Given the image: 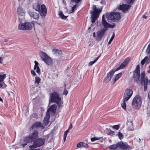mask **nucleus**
Segmentation results:
<instances>
[{"instance_id": "nucleus-40", "label": "nucleus", "mask_w": 150, "mask_h": 150, "mask_svg": "<svg viewBox=\"0 0 150 150\" xmlns=\"http://www.w3.org/2000/svg\"><path fill=\"white\" fill-rule=\"evenodd\" d=\"M82 142H80L77 144V147L81 148L82 147Z\"/></svg>"}, {"instance_id": "nucleus-4", "label": "nucleus", "mask_w": 150, "mask_h": 150, "mask_svg": "<svg viewBox=\"0 0 150 150\" xmlns=\"http://www.w3.org/2000/svg\"><path fill=\"white\" fill-rule=\"evenodd\" d=\"M108 149L112 150H120V149L125 150H131L132 148L127 143H124L122 141H120L116 144L110 146L108 147Z\"/></svg>"}, {"instance_id": "nucleus-56", "label": "nucleus", "mask_w": 150, "mask_h": 150, "mask_svg": "<svg viewBox=\"0 0 150 150\" xmlns=\"http://www.w3.org/2000/svg\"><path fill=\"white\" fill-rule=\"evenodd\" d=\"M5 42H6L7 41V40H6V41H5Z\"/></svg>"}, {"instance_id": "nucleus-11", "label": "nucleus", "mask_w": 150, "mask_h": 150, "mask_svg": "<svg viewBox=\"0 0 150 150\" xmlns=\"http://www.w3.org/2000/svg\"><path fill=\"white\" fill-rule=\"evenodd\" d=\"M40 57L46 64L49 65H52L53 62L51 58L46 53L42 52L40 55Z\"/></svg>"}, {"instance_id": "nucleus-44", "label": "nucleus", "mask_w": 150, "mask_h": 150, "mask_svg": "<svg viewBox=\"0 0 150 150\" xmlns=\"http://www.w3.org/2000/svg\"><path fill=\"white\" fill-rule=\"evenodd\" d=\"M146 62V64H149L150 63V54L149 55V57L147 58Z\"/></svg>"}, {"instance_id": "nucleus-38", "label": "nucleus", "mask_w": 150, "mask_h": 150, "mask_svg": "<svg viewBox=\"0 0 150 150\" xmlns=\"http://www.w3.org/2000/svg\"><path fill=\"white\" fill-rule=\"evenodd\" d=\"M118 136L119 138L120 139H122L123 138V135L120 132H119L118 133Z\"/></svg>"}, {"instance_id": "nucleus-19", "label": "nucleus", "mask_w": 150, "mask_h": 150, "mask_svg": "<svg viewBox=\"0 0 150 150\" xmlns=\"http://www.w3.org/2000/svg\"><path fill=\"white\" fill-rule=\"evenodd\" d=\"M50 115L49 114H46V116L45 117L43 121V125L44 126H46L49 124L50 122Z\"/></svg>"}, {"instance_id": "nucleus-36", "label": "nucleus", "mask_w": 150, "mask_h": 150, "mask_svg": "<svg viewBox=\"0 0 150 150\" xmlns=\"http://www.w3.org/2000/svg\"><path fill=\"white\" fill-rule=\"evenodd\" d=\"M126 1L127 4H131V5L133 4L135 0H126Z\"/></svg>"}, {"instance_id": "nucleus-57", "label": "nucleus", "mask_w": 150, "mask_h": 150, "mask_svg": "<svg viewBox=\"0 0 150 150\" xmlns=\"http://www.w3.org/2000/svg\"><path fill=\"white\" fill-rule=\"evenodd\" d=\"M5 42H6L7 41V40H6V41H5Z\"/></svg>"}, {"instance_id": "nucleus-28", "label": "nucleus", "mask_w": 150, "mask_h": 150, "mask_svg": "<svg viewBox=\"0 0 150 150\" xmlns=\"http://www.w3.org/2000/svg\"><path fill=\"white\" fill-rule=\"evenodd\" d=\"M123 102L122 103H121V107L122 108L124 109L126 111V103H125V102L127 101H125V100H123Z\"/></svg>"}, {"instance_id": "nucleus-34", "label": "nucleus", "mask_w": 150, "mask_h": 150, "mask_svg": "<svg viewBox=\"0 0 150 150\" xmlns=\"http://www.w3.org/2000/svg\"><path fill=\"white\" fill-rule=\"evenodd\" d=\"M148 58V57L146 56L141 61V63L142 65L144 64Z\"/></svg>"}, {"instance_id": "nucleus-13", "label": "nucleus", "mask_w": 150, "mask_h": 150, "mask_svg": "<svg viewBox=\"0 0 150 150\" xmlns=\"http://www.w3.org/2000/svg\"><path fill=\"white\" fill-rule=\"evenodd\" d=\"M107 29L105 28H103L98 31L96 36V40L98 41L101 40L103 37L104 36Z\"/></svg>"}, {"instance_id": "nucleus-23", "label": "nucleus", "mask_w": 150, "mask_h": 150, "mask_svg": "<svg viewBox=\"0 0 150 150\" xmlns=\"http://www.w3.org/2000/svg\"><path fill=\"white\" fill-rule=\"evenodd\" d=\"M122 75V73L120 72L117 74L115 75V78L112 79L113 84L115 83L116 81L118 80Z\"/></svg>"}, {"instance_id": "nucleus-12", "label": "nucleus", "mask_w": 150, "mask_h": 150, "mask_svg": "<svg viewBox=\"0 0 150 150\" xmlns=\"http://www.w3.org/2000/svg\"><path fill=\"white\" fill-rule=\"evenodd\" d=\"M140 68L139 65H137L134 70L133 72V78L134 80L138 81L140 77Z\"/></svg>"}, {"instance_id": "nucleus-42", "label": "nucleus", "mask_w": 150, "mask_h": 150, "mask_svg": "<svg viewBox=\"0 0 150 150\" xmlns=\"http://www.w3.org/2000/svg\"><path fill=\"white\" fill-rule=\"evenodd\" d=\"M130 123H131V127L129 128V129L130 130V131H133V130H134V128H133V127L132 122L131 121L130 122Z\"/></svg>"}, {"instance_id": "nucleus-45", "label": "nucleus", "mask_w": 150, "mask_h": 150, "mask_svg": "<svg viewBox=\"0 0 150 150\" xmlns=\"http://www.w3.org/2000/svg\"><path fill=\"white\" fill-rule=\"evenodd\" d=\"M31 73L32 75L33 76H35L36 75V74L35 72L33 70H31Z\"/></svg>"}, {"instance_id": "nucleus-22", "label": "nucleus", "mask_w": 150, "mask_h": 150, "mask_svg": "<svg viewBox=\"0 0 150 150\" xmlns=\"http://www.w3.org/2000/svg\"><path fill=\"white\" fill-rule=\"evenodd\" d=\"M17 13L18 15L21 16L25 15V12L24 10L20 6H18V8Z\"/></svg>"}, {"instance_id": "nucleus-46", "label": "nucleus", "mask_w": 150, "mask_h": 150, "mask_svg": "<svg viewBox=\"0 0 150 150\" xmlns=\"http://www.w3.org/2000/svg\"><path fill=\"white\" fill-rule=\"evenodd\" d=\"M33 117L35 118H38V116L36 113H33Z\"/></svg>"}, {"instance_id": "nucleus-18", "label": "nucleus", "mask_w": 150, "mask_h": 150, "mask_svg": "<svg viewBox=\"0 0 150 150\" xmlns=\"http://www.w3.org/2000/svg\"><path fill=\"white\" fill-rule=\"evenodd\" d=\"M131 6L130 4H122V5H120L119 7L120 10L123 11H126Z\"/></svg>"}, {"instance_id": "nucleus-30", "label": "nucleus", "mask_w": 150, "mask_h": 150, "mask_svg": "<svg viewBox=\"0 0 150 150\" xmlns=\"http://www.w3.org/2000/svg\"><path fill=\"white\" fill-rule=\"evenodd\" d=\"M79 5H78V4H76L75 5H74L72 7L71 13L74 12V11L77 8L79 7Z\"/></svg>"}, {"instance_id": "nucleus-24", "label": "nucleus", "mask_w": 150, "mask_h": 150, "mask_svg": "<svg viewBox=\"0 0 150 150\" xmlns=\"http://www.w3.org/2000/svg\"><path fill=\"white\" fill-rule=\"evenodd\" d=\"M56 110V108L55 105H51L50 107L47 110V112H49V111H52L53 112H55Z\"/></svg>"}, {"instance_id": "nucleus-41", "label": "nucleus", "mask_w": 150, "mask_h": 150, "mask_svg": "<svg viewBox=\"0 0 150 150\" xmlns=\"http://www.w3.org/2000/svg\"><path fill=\"white\" fill-rule=\"evenodd\" d=\"M82 147H84L86 148H88V145L86 144L84 142H82Z\"/></svg>"}, {"instance_id": "nucleus-50", "label": "nucleus", "mask_w": 150, "mask_h": 150, "mask_svg": "<svg viewBox=\"0 0 150 150\" xmlns=\"http://www.w3.org/2000/svg\"><path fill=\"white\" fill-rule=\"evenodd\" d=\"M72 128V125L71 124L70 125V126H69V129H71Z\"/></svg>"}, {"instance_id": "nucleus-55", "label": "nucleus", "mask_w": 150, "mask_h": 150, "mask_svg": "<svg viewBox=\"0 0 150 150\" xmlns=\"http://www.w3.org/2000/svg\"><path fill=\"white\" fill-rule=\"evenodd\" d=\"M38 24L39 25H40V23H38Z\"/></svg>"}, {"instance_id": "nucleus-52", "label": "nucleus", "mask_w": 150, "mask_h": 150, "mask_svg": "<svg viewBox=\"0 0 150 150\" xmlns=\"http://www.w3.org/2000/svg\"><path fill=\"white\" fill-rule=\"evenodd\" d=\"M93 37H96V33L95 32H94L93 33Z\"/></svg>"}, {"instance_id": "nucleus-43", "label": "nucleus", "mask_w": 150, "mask_h": 150, "mask_svg": "<svg viewBox=\"0 0 150 150\" xmlns=\"http://www.w3.org/2000/svg\"><path fill=\"white\" fill-rule=\"evenodd\" d=\"M67 132H64V142H65L66 138L67 135Z\"/></svg>"}, {"instance_id": "nucleus-14", "label": "nucleus", "mask_w": 150, "mask_h": 150, "mask_svg": "<svg viewBox=\"0 0 150 150\" xmlns=\"http://www.w3.org/2000/svg\"><path fill=\"white\" fill-rule=\"evenodd\" d=\"M133 91L129 89H127L124 93L123 96V100L125 101L128 100L132 95Z\"/></svg>"}, {"instance_id": "nucleus-8", "label": "nucleus", "mask_w": 150, "mask_h": 150, "mask_svg": "<svg viewBox=\"0 0 150 150\" xmlns=\"http://www.w3.org/2000/svg\"><path fill=\"white\" fill-rule=\"evenodd\" d=\"M34 23L33 21L32 22V23L25 22L23 23H20L18 25V28L20 30H30L33 28V25Z\"/></svg>"}, {"instance_id": "nucleus-7", "label": "nucleus", "mask_w": 150, "mask_h": 150, "mask_svg": "<svg viewBox=\"0 0 150 150\" xmlns=\"http://www.w3.org/2000/svg\"><path fill=\"white\" fill-rule=\"evenodd\" d=\"M132 103L134 108L137 110L139 109L142 104L141 97L139 96H136L133 98Z\"/></svg>"}, {"instance_id": "nucleus-31", "label": "nucleus", "mask_w": 150, "mask_h": 150, "mask_svg": "<svg viewBox=\"0 0 150 150\" xmlns=\"http://www.w3.org/2000/svg\"><path fill=\"white\" fill-rule=\"evenodd\" d=\"M70 1L71 2H75L76 4H78L80 6L82 2V0H70Z\"/></svg>"}, {"instance_id": "nucleus-48", "label": "nucleus", "mask_w": 150, "mask_h": 150, "mask_svg": "<svg viewBox=\"0 0 150 150\" xmlns=\"http://www.w3.org/2000/svg\"><path fill=\"white\" fill-rule=\"evenodd\" d=\"M60 102H55V103H56L57 104V106L58 108H60L61 106V104Z\"/></svg>"}, {"instance_id": "nucleus-27", "label": "nucleus", "mask_w": 150, "mask_h": 150, "mask_svg": "<svg viewBox=\"0 0 150 150\" xmlns=\"http://www.w3.org/2000/svg\"><path fill=\"white\" fill-rule=\"evenodd\" d=\"M100 57V55L98 56L93 61L90 62L88 64V66H91L93 64L97 61L98 58H99Z\"/></svg>"}, {"instance_id": "nucleus-51", "label": "nucleus", "mask_w": 150, "mask_h": 150, "mask_svg": "<svg viewBox=\"0 0 150 150\" xmlns=\"http://www.w3.org/2000/svg\"><path fill=\"white\" fill-rule=\"evenodd\" d=\"M142 18H144L146 19L147 18V16H145V15H144L143 16Z\"/></svg>"}, {"instance_id": "nucleus-9", "label": "nucleus", "mask_w": 150, "mask_h": 150, "mask_svg": "<svg viewBox=\"0 0 150 150\" xmlns=\"http://www.w3.org/2000/svg\"><path fill=\"white\" fill-rule=\"evenodd\" d=\"M50 102L51 103L61 102V98L59 96V93L55 91H53L50 94Z\"/></svg>"}, {"instance_id": "nucleus-54", "label": "nucleus", "mask_w": 150, "mask_h": 150, "mask_svg": "<svg viewBox=\"0 0 150 150\" xmlns=\"http://www.w3.org/2000/svg\"><path fill=\"white\" fill-rule=\"evenodd\" d=\"M69 129H68L65 132H67V133L68 132H69Z\"/></svg>"}, {"instance_id": "nucleus-10", "label": "nucleus", "mask_w": 150, "mask_h": 150, "mask_svg": "<svg viewBox=\"0 0 150 150\" xmlns=\"http://www.w3.org/2000/svg\"><path fill=\"white\" fill-rule=\"evenodd\" d=\"M107 18L113 21H118L121 18L120 13L117 12H112L107 15Z\"/></svg>"}, {"instance_id": "nucleus-53", "label": "nucleus", "mask_w": 150, "mask_h": 150, "mask_svg": "<svg viewBox=\"0 0 150 150\" xmlns=\"http://www.w3.org/2000/svg\"><path fill=\"white\" fill-rule=\"evenodd\" d=\"M149 69L148 71L147 72L149 73H150V65L149 66Z\"/></svg>"}, {"instance_id": "nucleus-17", "label": "nucleus", "mask_w": 150, "mask_h": 150, "mask_svg": "<svg viewBox=\"0 0 150 150\" xmlns=\"http://www.w3.org/2000/svg\"><path fill=\"white\" fill-rule=\"evenodd\" d=\"M41 127L42 129H44L45 127L43 126L40 122H36L31 126L32 129L34 128H37Z\"/></svg>"}, {"instance_id": "nucleus-3", "label": "nucleus", "mask_w": 150, "mask_h": 150, "mask_svg": "<svg viewBox=\"0 0 150 150\" xmlns=\"http://www.w3.org/2000/svg\"><path fill=\"white\" fill-rule=\"evenodd\" d=\"M42 3V0L38 1L37 3L33 4V8L36 11L39 12L41 16L45 17L47 15V9L45 5L41 4Z\"/></svg>"}, {"instance_id": "nucleus-29", "label": "nucleus", "mask_w": 150, "mask_h": 150, "mask_svg": "<svg viewBox=\"0 0 150 150\" xmlns=\"http://www.w3.org/2000/svg\"><path fill=\"white\" fill-rule=\"evenodd\" d=\"M41 81L40 78L38 76L35 77V84L36 83L37 85H38L40 83Z\"/></svg>"}, {"instance_id": "nucleus-26", "label": "nucleus", "mask_w": 150, "mask_h": 150, "mask_svg": "<svg viewBox=\"0 0 150 150\" xmlns=\"http://www.w3.org/2000/svg\"><path fill=\"white\" fill-rule=\"evenodd\" d=\"M59 15L61 18L62 19H66L68 16H64L62 11H60Z\"/></svg>"}, {"instance_id": "nucleus-37", "label": "nucleus", "mask_w": 150, "mask_h": 150, "mask_svg": "<svg viewBox=\"0 0 150 150\" xmlns=\"http://www.w3.org/2000/svg\"><path fill=\"white\" fill-rule=\"evenodd\" d=\"M115 34L114 33H113L112 36H111V38H110V40L108 42V44H110L111 43L112 41L113 40V39H114V38L115 37Z\"/></svg>"}, {"instance_id": "nucleus-15", "label": "nucleus", "mask_w": 150, "mask_h": 150, "mask_svg": "<svg viewBox=\"0 0 150 150\" xmlns=\"http://www.w3.org/2000/svg\"><path fill=\"white\" fill-rule=\"evenodd\" d=\"M6 75L4 74L2 75L0 74V88L5 89L6 88L7 85L4 82V80L6 77Z\"/></svg>"}, {"instance_id": "nucleus-25", "label": "nucleus", "mask_w": 150, "mask_h": 150, "mask_svg": "<svg viewBox=\"0 0 150 150\" xmlns=\"http://www.w3.org/2000/svg\"><path fill=\"white\" fill-rule=\"evenodd\" d=\"M52 52L54 54H58V55H61L62 54V51L60 50L57 49H54L52 50Z\"/></svg>"}, {"instance_id": "nucleus-1", "label": "nucleus", "mask_w": 150, "mask_h": 150, "mask_svg": "<svg viewBox=\"0 0 150 150\" xmlns=\"http://www.w3.org/2000/svg\"><path fill=\"white\" fill-rule=\"evenodd\" d=\"M39 135V132L37 130H35L31 134L24 137L22 140L21 146L24 148L28 144L33 142V144L29 146V148L30 149L29 150H40L39 149H35L43 145L45 142V139L43 138H38Z\"/></svg>"}, {"instance_id": "nucleus-16", "label": "nucleus", "mask_w": 150, "mask_h": 150, "mask_svg": "<svg viewBox=\"0 0 150 150\" xmlns=\"http://www.w3.org/2000/svg\"><path fill=\"white\" fill-rule=\"evenodd\" d=\"M28 13L30 17L36 20L39 19L40 16L38 13L30 10L28 11Z\"/></svg>"}, {"instance_id": "nucleus-49", "label": "nucleus", "mask_w": 150, "mask_h": 150, "mask_svg": "<svg viewBox=\"0 0 150 150\" xmlns=\"http://www.w3.org/2000/svg\"><path fill=\"white\" fill-rule=\"evenodd\" d=\"M110 27H109L111 28H114L115 26V25H110Z\"/></svg>"}, {"instance_id": "nucleus-5", "label": "nucleus", "mask_w": 150, "mask_h": 150, "mask_svg": "<svg viewBox=\"0 0 150 150\" xmlns=\"http://www.w3.org/2000/svg\"><path fill=\"white\" fill-rule=\"evenodd\" d=\"M93 9L90 12L91 15V21L92 23H94L98 18L99 17L100 13L102 11V8H97L96 5H93Z\"/></svg>"}, {"instance_id": "nucleus-20", "label": "nucleus", "mask_w": 150, "mask_h": 150, "mask_svg": "<svg viewBox=\"0 0 150 150\" xmlns=\"http://www.w3.org/2000/svg\"><path fill=\"white\" fill-rule=\"evenodd\" d=\"M102 24L104 26V28H108L110 27V24L107 22L105 19L104 15H103L102 16Z\"/></svg>"}, {"instance_id": "nucleus-33", "label": "nucleus", "mask_w": 150, "mask_h": 150, "mask_svg": "<svg viewBox=\"0 0 150 150\" xmlns=\"http://www.w3.org/2000/svg\"><path fill=\"white\" fill-rule=\"evenodd\" d=\"M145 52L146 53L148 54H150V43L148 45Z\"/></svg>"}, {"instance_id": "nucleus-39", "label": "nucleus", "mask_w": 150, "mask_h": 150, "mask_svg": "<svg viewBox=\"0 0 150 150\" xmlns=\"http://www.w3.org/2000/svg\"><path fill=\"white\" fill-rule=\"evenodd\" d=\"M68 93V91H67L66 88H64V91L63 92V94L67 95Z\"/></svg>"}, {"instance_id": "nucleus-21", "label": "nucleus", "mask_w": 150, "mask_h": 150, "mask_svg": "<svg viewBox=\"0 0 150 150\" xmlns=\"http://www.w3.org/2000/svg\"><path fill=\"white\" fill-rule=\"evenodd\" d=\"M35 65L34 67V70H36V72L39 74L40 75L41 73L40 69L38 66L39 63L38 62L36 61H34Z\"/></svg>"}, {"instance_id": "nucleus-32", "label": "nucleus", "mask_w": 150, "mask_h": 150, "mask_svg": "<svg viewBox=\"0 0 150 150\" xmlns=\"http://www.w3.org/2000/svg\"><path fill=\"white\" fill-rule=\"evenodd\" d=\"M107 134L108 135H111L112 134H113L114 133V132L111 130V129H107Z\"/></svg>"}, {"instance_id": "nucleus-6", "label": "nucleus", "mask_w": 150, "mask_h": 150, "mask_svg": "<svg viewBox=\"0 0 150 150\" xmlns=\"http://www.w3.org/2000/svg\"><path fill=\"white\" fill-rule=\"evenodd\" d=\"M141 83L142 85L144 86V90L146 91L147 90V85L150 84V79L149 80L148 77H145V74L144 71H143L141 73Z\"/></svg>"}, {"instance_id": "nucleus-47", "label": "nucleus", "mask_w": 150, "mask_h": 150, "mask_svg": "<svg viewBox=\"0 0 150 150\" xmlns=\"http://www.w3.org/2000/svg\"><path fill=\"white\" fill-rule=\"evenodd\" d=\"M113 127L116 129L117 130H118L119 128V126L118 125H116L113 126Z\"/></svg>"}, {"instance_id": "nucleus-2", "label": "nucleus", "mask_w": 150, "mask_h": 150, "mask_svg": "<svg viewBox=\"0 0 150 150\" xmlns=\"http://www.w3.org/2000/svg\"><path fill=\"white\" fill-rule=\"evenodd\" d=\"M129 59V57H127L116 69H112L111 70L107 73V76L105 78L104 80L105 82V83H107L109 82L111 80L115 71L121 69H123L128 64Z\"/></svg>"}, {"instance_id": "nucleus-35", "label": "nucleus", "mask_w": 150, "mask_h": 150, "mask_svg": "<svg viewBox=\"0 0 150 150\" xmlns=\"http://www.w3.org/2000/svg\"><path fill=\"white\" fill-rule=\"evenodd\" d=\"M100 137H95L91 138V141L92 142H94L96 140L100 139Z\"/></svg>"}]
</instances>
